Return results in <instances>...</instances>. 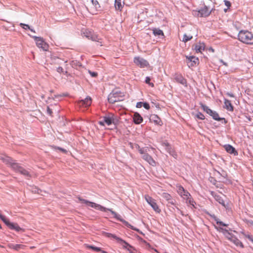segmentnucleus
I'll use <instances>...</instances> for the list:
<instances>
[{
	"mask_svg": "<svg viewBox=\"0 0 253 253\" xmlns=\"http://www.w3.org/2000/svg\"><path fill=\"white\" fill-rule=\"evenodd\" d=\"M118 91H115L114 90H112V103L118 101L119 100L116 99V97L118 96Z\"/></svg>",
	"mask_w": 253,
	"mask_h": 253,
	"instance_id": "72a5a7b5",
	"label": "nucleus"
},
{
	"mask_svg": "<svg viewBox=\"0 0 253 253\" xmlns=\"http://www.w3.org/2000/svg\"><path fill=\"white\" fill-rule=\"evenodd\" d=\"M228 9H229V8H228V7H227V8H224V11L225 12H227V11H228Z\"/></svg>",
	"mask_w": 253,
	"mask_h": 253,
	"instance_id": "338daca9",
	"label": "nucleus"
},
{
	"mask_svg": "<svg viewBox=\"0 0 253 253\" xmlns=\"http://www.w3.org/2000/svg\"><path fill=\"white\" fill-rule=\"evenodd\" d=\"M224 108L230 111H233L234 107L232 105L231 101L227 99H224Z\"/></svg>",
	"mask_w": 253,
	"mask_h": 253,
	"instance_id": "a878e982",
	"label": "nucleus"
},
{
	"mask_svg": "<svg viewBox=\"0 0 253 253\" xmlns=\"http://www.w3.org/2000/svg\"><path fill=\"white\" fill-rule=\"evenodd\" d=\"M57 149L60 150V151L63 152H66V150H65V149L62 148L58 147Z\"/></svg>",
	"mask_w": 253,
	"mask_h": 253,
	"instance_id": "680f3d73",
	"label": "nucleus"
},
{
	"mask_svg": "<svg viewBox=\"0 0 253 253\" xmlns=\"http://www.w3.org/2000/svg\"><path fill=\"white\" fill-rule=\"evenodd\" d=\"M86 248L89 249H92L96 252H99L101 251V249L98 247H94L91 245H86Z\"/></svg>",
	"mask_w": 253,
	"mask_h": 253,
	"instance_id": "c9c22d12",
	"label": "nucleus"
},
{
	"mask_svg": "<svg viewBox=\"0 0 253 253\" xmlns=\"http://www.w3.org/2000/svg\"><path fill=\"white\" fill-rule=\"evenodd\" d=\"M57 71L60 73H63L64 71L63 69L61 67H59L57 69Z\"/></svg>",
	"mask_w": 253,
	"mask_h": 253,
	"instance_id": "5fc2aeb1",
	"label": "nucleus"
},
{
	"mask_svg": "<svg viewBox=\"0 0 253 253\" xmlns=\"http://www.w3.org/2000/svg\"><path fill=\"white\" fill-rule=\"evenodd\" d=\"M136 148L137 149L138 152L140 154H142V155H145V154H147V152L149 151V148L148 147H140L139 145L136 144Z\"/></svg>",
	"mask_w": 253,
	"mask_h": 253,
	"instance_id": "c756f323",
	"label": "nucleus"
},
{
	"mask_svg": "<svg viewBox=\"0 0 253 253\" xmlns=\"http://www.w3.org/2000/svg\"><path fill=\"white\" fill-rule=\"evenodd\" d=\"M143 107L147 110H149L150 109V105L149 103L146 102H143Z\"/></svg>",
	"mask_w": 253,
	"mask_h": 253,
	"instance_id": "09e8293b",
	"label": "nucleus"
},
{
	"mask_svg": "<svg viewBox=\"0 0 253 253\" xmlns=\"http://www.w3.org/2000/svg\"><path fill=\"white\" fill-rule=\"evenodd\" d=\"M0 160L6 164H9L11 167V164L14 163L12 160L9 157L5 155H0Z\"/></svg>",
	"mask_w": 253,
	"mask_h": 253,
	"instance_id": "393cba45",
	"label": "nucleus"
},
{
	"mask_svg": "<svg viewBox=\"0 0 253 253\" xmlns=\"http://www.w3.org/2000/svg\"><path fill=\"white\" fill-rule=\"evenodd\" d=\"M36 45L39 48H42L44 51H47L49 48L48 44L44 41L43 38L37 36H33Z\"/></svg>",
	"mask_w": 253,
	"mask_h": 253,
	"instance_id": "0eeeda50",
	"label": "nucleus"
},
{
	"mask_svg": "<svg viewBox=\"0 0 253 253\" xmlns=\"http://www.w3.org/2000/svg\"><path fill=\"white\" fill-rule=\"evenodd\" d=\"M8 247L11 249H13L15 251H18L20 249H24L25 246L21 244H9L8 245Z\"/></svg>",
	"mask_w": 253,
	"mask_h": 253,
	"instance_id": "7c9ffc66",
	"label": "nucleus"
},
{
	"mask_svg": "<svg viewBox=\"0 0 253 253\" xmlns=\"http://www.w3.org/2000/svg\"><path fill=\"white\" fill-rule=\"evenodd\" d=\"M201 107L207 114L209 113V111L211 110V109L208 106L203 103H201Z\"/></svg>",
	"mask_w": 253,
	"mask_h": 253,
	"instance_id": "ea45409f",
	"label": "nucleus"
},
{
	"mask_svg": "<svg viewBox=\"0 0 253 253\" xmlns=\"http://www.w3.org/2000/svg\"><path fill=\"white\" fill-rule=\"evenodd\" d=\"M1 219L3 222L11 229L15 230L16 231H23L24 230L21 228L17 223H13L10 222L8 219L5 216H1Z\"/></svg>",
	"mask_w": 253,
	"mask_h": 253,
	"instance_id": "6e6552de",
	"label": "nucleus"
},
{
	"mask_svg": "<svg viewBox=\"0 0 253 253\" xmlns=\"http://www.w3.org/2000/svg\"><path fill=\"white\" fill-rule=\"evenodd\" d=\"M196 117L201 120H204L205 119V117L204 114L200 112H198V113L196 115Z\"/></svg>",
	"mask_w": 253,
	"mask_h": 253,
	"instance_id": "37998d69",
	"label": "nucleus"
},
{
	"mask_svg": "<svg viewBox=\"0 0 253 253\" xmlns=\"http://www.w3.org/2000/svg\"><path fill=\"white\" fill-rule=\"evenodd\" d=\"M162 197L167 201L170 200L172 197L171 195L168 193H163Z\"/></svg>",
	"mask_w": 253,
	"mask_h": 253,
	"instance_id": "a19ab883",
	"label": "nucleus"
},
{
	"mask_svg": "<svg viewBox=\"0 0 253 253\" xmlns=\"http://www.w3.org/2000/svg\"><path fill=\"white\" fill-rule=\"evenodd\" d=\"M47 113L48 114H49L50 116H52V109L49 108V107H47Z\"/></svg>",
	"mask_w": 253,
	"mask_h": 253,
	"instance_id": "3c124183",
	"label": "nucleus"
},
{
	"mask_svg": "<svg viewBox=\"0 0 253 253\" xmlns=\"http://www.w3.org/2000/svg\"><path fill=\"white\" fill-rule=\"evenodd\" d=\"M169 204H170L171 205H174L175 204V200H173L172 197L171 198V199L169 200L168 201Z\"/></svg>",
	"mask_w": 253,
	"mask_h": 253,
	"instance_id": "864d4df0",
	"label": "nucleus"
},
{
	"mask_svg": "<svg viewBox=\"0 0 253 253\" xmlns=\"http://www.w3.org/2000/svg\"><path fill=\"white\" fill-rule=\"evenodd\" d=\"M99 124L102 126L107 125L109 126L111 125V118L109 117H104L102 121H99Z\"/></svg>",
	"mask_w": 253,
	"mask_h": 253,
	"instance_id": "c85d7f7f",
	"label": "nucleus"
},
{
	"mask_svg": "<svg viewBox=\"0 0 253 253\" xmlns=\"http://www.w3.org/2000/svg\"><path fill=\"white\" fill-rule=\"evenodd\" d=\"M151 78L150 77H146L145 78V82L146 84H149L151 87H154V84L153 83L150 82Z\"/></svg>",
	"mask_w": 253,
	"mask_h": 253,
	"instance_id": "79ce46f5",
	"label": "nucleus"
},
{
	"mask_svg": "<svg viewBox=\"0 0 253 253\" xmlns=\"http://www.w3.org/2000/svg\"><path fill=\"white\" fill-rule=\"evenodd\" d=\"M212 179H213V180H212V181H211V182H212V183L214 184L215 182H216V180L215 179L213 178H212Z\"/></svg>",
	"mask_w": 253,
	"mask_h": 253,
	"instance_id": "0e129e2a",
	"label": "nucleus"
},
{
	"mask_svg": "<svg viewBox=\"0 0 253 253\" xmlns=\"http://www.w3.org/2000/svg\"><path fill=\"white\" fill-rule=\"evenodd\" d=\"M133 62L138 66L140 68L147 67L149 65V62L145 59L139 56L135 57Z\"/></svg>",
	"mask_w": 253,
	"mask_h": 253,
	"instance_id": "9b49d317",
	"label": "nucleus"
},
{
	"mask_svg": "<svg viewBox=\"0 0 253 253\" xmlns=\"http://www.w3.org/2000/svg\"><path fill=\"white\" fill-rule=\"evenodd\" d=\"M208 114L211 116L212 118L215 121H221L222 123L224 124L227 123V121L226 120V119L224 118L220 117L218 113L215 111H213L211 109L209 111Z\"/></svg>",
	"mask_w": 253,
	"mask_h": 253,
	"instance_id": "f8f14e48",
	"label": "nucleus"
},
{
	"mask_svg": "<svg viewBox=\"0 0 253 253\" xmlns=\"http://www.w3.org/2000/svg\"><path fill=\"white\" fill-rule=\"evenodd\" d=\"M142 159L148 163L150 165L152 166H155L156 165V163L155 161L153 159V158L148 154H145L142 156Z\"/></svg>",
	"mask_w": 253,
	"mask_h": 253,
	"instance_id": "412c9836",
	"label": "nucleus"
},
{
	"mask_svg": "<svg viewBox=\"0 0 253 253\" xmlns=\"http://www.w3.org/2000/svg\"><path fill=\"white\" fill-rule=\"evenodd\" d=\"M152 31L153 34L155 36H158L159 37L164 36L163 31L159 28H154L152 29Z\"/></svg>",
	"mask_w": 253,
	"mask_h": 253,
	"instance_id": "2f4dec72",
	"label": "nucleus"
},
{
	"mask_svg": "<svg viewBox=\"0 0 253 253\" xmlns=\"http://www.w3.org/2000/svg\"><path fill=\"white\" fill-rule=\"evenodd\" d=\"M89 73H90V75L93 77H95L97 75V74L96 72H91L89 71Z\"/></svg>",
	"mask_w": 253,
	"mask_h": 253,
	"instance_id": "6e6d98bb",
	"label": "nucleus"
},
{
	"mask_svg": "<svg viewBox=\"0 0 253 253\" xmlns=\"http://www.w3.org/2000/svg\"><path fill=\"white\" fill-rule=\"evenodd\" d=\"M192 38V36H187L186 34H184L183 36L182 42H186L188 41L191 40Z\"/></svg>",
	"mask_w": 253,
	"mask_h": 253,
	"instance_id": "e433bc0d",
	"label": "nucleus"
},
{
	"mask_svg": "<svg viewBox=\"0 0 253 253\" xmlns=\"http://www.w3.org/2000/svg\"><path fill=\"white\" fill-rule=\"evenodd\" d=\"M224 148L226 151L230 154H233L234 156L238 155V152L236 150L235 148L230 144H225L223 146Z\"/></svg>",
	"mask_w": 253,
	"mask_h": 253,
	"instance_id": "6ab92c4d",
	"label": "nucleus"
},
{
	"mask_svg": "<svg viewBox=\"0 0 253 253\" xmlns=\"http://www.w3.org/2000/svg\"><path fill=\"white\" fill-rule=\"evenodd\" d=\"M88 10L93 15L97 14L100 10V6L97 0H91V4L89 6Z\"/></svg>",
	"mask_w": 253,
	"mask_h": 253,
	"instance_id": "1a4fd4ad",
	"label": "nucleus"
},
{
	"mask_svg": "<svg viewBox=\"0 0 253 253\" xmlns=\"http://www.w3.org/2000/svg\"><path fill=\"white\" fill-rule=\"evenodd\" d=\"M209 51H211V52H214V49H213V48H212L211 47H210V48H209Z\"/></svg>",
	"mask_w": 253,
	"mask_h": 253,
	"instance_id": "e2e57ef3",
	"label": "nucleus"
},
{
	"mask_svg": "<svg viewBox=\"0 0 253 253\" xmlns=\"http://www.w3.org/2000/svg\"><path fill=\"white\" fill-rule=\"evenodd\" d=\"M112 215H113V217L115 218L117 221H119L122 222L128 228H129L133 230L136 231L138 232L139 233H140L141 234H142V232L139 230V229L134 227V226H132L131 224H130L127 221L124 220L122 216L117 213V212L112 211Z\"/></svg>",
	"mask_w": 253,
	"mask_h": 253,
	"instance_id": "39448f33",
	"label": "nucleus"
},
{
	"mask_svg": "<svg viewBox=\"0 0 253 253\" xmlns=\"http://www.w3.org/2000/svg\"><path fill=\"white\" fill-rule=\"evenodd\" d=\"M163 145L165 146L167 151L170 155L175 158L176 156V154H175V152L174 151V150L172 149L170 145L168 142H166L163 143Z\"/></svg>",
	"mask_w": 253,
	"mask_h": 253,
	"instance_id": "4be33fe9",
	"label": "nucleus"
},
{
	"mask_svg": "<svg viewBox=\"0 0 253 253\" xmlns=\"http://www.w3.org/2000/svg\"><path fill=\"white\" fill-rule=\"evenodd\" d=\"M91 102L92 99L91 97L87 96L84 100L79 101L78 103L80 106L87 107L91 105Z\"/></svg>",
	"mask_w": 253,
	"mask_h": 253,
	"instance_id": "a211bd4d",
	"label": "nucleus"
},
{
	"mask_svg": "<svg viewBox=\"0 0 253 253\" xmlns=\"http://www.w3.org/2000/svg\"><path fill=\"white\" fill-rule=\"evenodd\" d=\"M112 238L115 239L118 244L122 246L123 248L127 250L129 253H136V250L135 248L128 243L126 242L125 240L112 234Z\"/></svg>",
	"mask_w": 253,
	"mask_h": 253,
	"instance_id": "7ed1b4c3",
	"label": "nucleus"
},
{
	"mask_svg": "<svg viewBox=\"0 0 253 253\" xmlns=\"http://www.w3.org/2000/svg\"><path fill=\"white\" fill-rule=\"evenodd\" d=\"M143 102H138L136 103V108H141L143 106Z\"/></svg>",
	"mask_w": 253,
	"mask_h": 253,
	"instance_id": "603ef678",
	"label": "nucleus"
},
{
	"mask_svg": "<svg viewBox=\"0 0 253 253\" xmlns=\"http://www.w3.org/2000/svg\"><path fill=\"white\" fill-rule=\"evenodd\" d=\"M241 233L243 234L246 238H248L250 241L253 238V236L249 234H246L243 231H241Z\"/></svg>",
	"mask_w": 253,
	"mask_h": 253,
	"instance_id": "c03bdc74",
	"label": "nucleus"
},
{
	"mask_svg": "<svg viewBox=\"0 0 253 253\" xmlns=\"http://www.w3.org/2000/svg\"><path fill=\"white\" fill-rule=\"evenodd\" d=\"M154 105H155L156 107H157V108H159V104L158 103H155Z\"/></svg>",
	"mask_w": 253,
	"mask_h": 253,
	"instance_id": "69168bd1",
	"label": "nucleus"
},
{
	"mask_svg": "<svg viewBox=\"0 0 253 253\" xmlns=\"http://www.w3.org/2000/svg\"><path fill=\"white\" fill-rule=\"evenodd\" d=\"M1 216H3V215H2V214H1L0 213V219H1Z\"/></svg>",
	"mask_w": 253,
	"mask_h": 253,
	"instance_id": "774afa93",
	"label": "nucleus"
},
{
	"mask_svg": "<svg viewBox=\"0 0 253 253\" xmlns=\"http://www.w3.org/2000/svg\"><path fill=\"white\" fill-rule=\"evenodd\" d=\"M149 120L150 122L154 123L156 125L160 126L163 125V122L161 119L157 115H151L150 117Z\"/></svg>",
	"mask_w": 253,
	"mask_h": 253,
	"instance_id": "f3484780",
	"label": "nucleus"
},
{
	"mask_svg": "<svg viewBox=\"0 0 253 253\" xmlns=\"http://www.w3.org/2000/svg\"><path fill=\"white\" fill-rule=\"evenodd\" d=\"M78 200L81 203L84 204L87 207H90L98 210H102L103 209V207L95 203L89 202L86 200L82 199L80 197L78 198Z\"/></svg>",
	"mask_w": 253,
	"mask_h": 253,
	"instance_id": "9d476101",
	"label": "nucleus"
},
{
	"mask_svg": "<svg viewBox=\"0 0 253 253\" xmlns=\"http://www.w3.org/2000/svg\"><path fill=\"white\" fill-rule=\"evenodd\" d=\"M133 122L135 125H139L142 123L143 119L138 112H135L132 116Z\"/></svg>",
	"mask_w": 253,
	"mask_h": 253,
	"instance_id": "aec40b11",
	"label": "nucleus"
},
{
	"mask_svg": "<svg viewBox=\"0 0 253 253\" xmlns=\"http://www.w3.org/2000/svg\"><path fill=\"white\" fill-rule=\"evenodd\" d=\"M220 62L223 64V65H224L226 66H227V63L225 62L223 60L220 59Z\"/></svg>",
	"mask_w": 253,
	"mask_h": 253,
	"instance_id": "052dcab7",
	"label": "nucleus"
},
{
	"mask_svg": "<svg viewBox=\"0 0 253 253\" xmlns=\"http://www.w3.org/2000/svg\"><path fill=\"white\" fill-rule=\"evenodd\" d=\"M186 57L188 60L187 64L189 67L194 66L199 62L198 58L196 57L195 56H186Z\"/></svg>",
	"mask_w": 253,
	"mask_h": 253,
	"instance_id": "dca6fc26",
	"label": "nucleus"
},
{
	"mask_svg": "<svg viewBox=\"0 0 253 253\" xmlns=\"http://www.w3.org/2000/svg\"><path fill=\"white\" fill-rule=\"evenodd\" d=\"M84 36L87 38L89 40H91L93 41H97L98 40V36L94 33L93 32L86 30L84 33Z\"/></svg>",
	"mask_w": 253,
	"mask_h": 253,
	"instance_id": "2eb2a0df",
	"label": "nucleus"
},
{
	"mask_svg": "<svg viewBox=\"0 0 253 253\" xmlns=\"http://www.w3.org/2000/svg\"><path fill=\"white\" fill-rule=\"evenodd\" d=\"M145 199L147 202L151 206L155 211L160 212L161 210L159 209L154 199L149 196H145Z\"/></svg>",
	"mask_w": 253,
	"mask_h": 253,
	"instance_id": "ddd939ff",
	"label": "nucleus"
},
{
	"mask_svg": "<svg viewBox=\"0 0 253 253\" xmlns=\"http://www.w3.org/2000/svg\"><path fill=\"white\" fill-rule=\"evenodd\" d=\"M186 190L182 187V186H179L178 187L177 192L178 194L180 196V195L182 194Z\"/></svg>",
	"mask_w": 253,
	"mask_h": 253,
	"instance_id": "49530a36",
	"label": "nucleus"
},
{
	"mask_svg": "<svg viewBox=\"0 0 253 253\" xmlns=\"http://www.w3.org/2000/svg\"><path fill=\"white\" fill-rule=\"evenodd\" d=\"M174 79L176 82L182 84L185 87L187 86V83L186 80L180 73H175L174 76Z\"/></svg>",
	"mask_w": 253,
	"mask_h": 253,
	"instance_id": "4468645a",
	"label": "nucleus"
},
{
	"mask_svg": "<svg viewBox=\"0 0 253 253\" xmlns=\"http://www.w3.org/2000/svg\"><path fill=\"white\" fill-rule=\"evenodd\" d=\"M210 216L216 222V224L221 226L227 227L228 226V224H226L220 220L214 214H210Z\"/></svg>",
	"mask_w": 253,
	"mask_h": 253,
	"instance_id": "bb28decb",
	"label": "nucleus"
},
{
	"mask_svg": "<svg viewBox=\"0 0 253 253\" xmlns=\"http://www.w3.org/2000/svg\"><path fill=\"white\" fill-rule=\"evenodd\" d=\"M224 4L228 7V8H229L230 7L231 5V2L227 0H224Z\"/></svg>",
	"mask_w": 253,
	"mask_h": 253,
	"instance_id": "8fccbe9b",
	"label": "nucleus"
},
{
	"mask_svg": "<svg viewBox=\"0 0 253 253\" xmlns=\"http://www.w3.org/2000/svg\"><path fill=\"white\" fill-rule=\"evenodd\" d=\"M211 13V11H209L208 6L205 5L201 9H194L192 11V14L195 17H206Z\"/></svg>",
	"mask_w": 253,
	"mask_h": 253,
	"instance_id": "20e7f679",
	"label": "nucleus"
},
{
	"mask_svg": "<svg viewBox=\"0 0 253 253\" xmlns=\"http://www.w3.org/2000/svg\"><path fill=\"white\" fill-rule=\"evenodd\" d=\"M20 25L21 27H22L23 28H24L25 29H30L31 31H32L33 32H35L34 30H33L32 29H30V26L28 25L25 24L23 23H20Z\"/></svg>",
	"mask_w": 253,
	"mask_h": 253,
	"instance_id": "de8ad7c7",
	"label": "nucleus"
},
{
	"mask_svg": "<svg viewBox=\"0 0 253 253\" xmlns=\"http://www.w3.org/2000/svg\"><path fill=\"white\" fill-rule=\"evenodd\" d=\"M214 228L219 232H221L223 235L231 243L234 244L236 247L244 248V246L242 242L240 241L238 238L232 233L229 232L228 230L225 228H223L221 227H217L214 226Z\"/></svg>",
	"mask_w": 253,
	"mask_h": 253,
	"instance_id": "f257e3e1",
	"label": "nucleus"
},
{
	"mask_svg": "<svg viewBox=\"0 0 253 253\" xmlns=\"http://www.w3.org/2000/svg\"><path fill=\"white\" fill-rule=\"evenodd\" d=\"M205 44L204 42H199L195 45L194 49L197 53L202 52V51L205 50Z\"/></svg>",
	"mask_w": 253,
	"mask_h": 253,
	"instance_id": "b1692460",
	"label": "nucleus"
},
{
	"mask_svg": "<svg viewBox=\"0 0 253 253\" xmlns=\"http://www.w3.org/2000/svg\"><path fill=\"white\" fill-rule=\"evenodd\" d=\"M217 173L221 176L223 177L224 178H227V172L224 171V170H222L221 172H220L219 171L216 170Z\"/></svg>",
	"mask_w": 253,
	"mask_h": 253,
	"instance_id": "4c0bfd02",
	"label": "nucleus"
},
{
	"mask_svg": "<svg viewBox=\"0 0 253 253\" xmlns=\"http://www.w3.org/2000/svg\"><path fill=\"white\" fill-rule=\"evenodd\" d=\"M227 95L230 97H234V94L231 93V92H227Z\"/></svg>",
	"mask_w": 253,
	"mask_h": 253,
	"instance_id": "13d9d810",
	"label": "nucleus"
},
{
	"mask_svg": "<svg viewBox=\"0 0 253 253\" xmlns=\"http://www.w3.org/2000/svg\"><path fill=\"white\" fill-rule=\"evenodd\" d=\"M118 120L114 118V115L112 113V130L117 129V125Z\"/></svg>",
	"mask_w": 253,
	"mask_h": 253,
	"instance_id": "473e14b6",
	"label": "nucleus"
},
{
	"mask_svg": "<svg viewBox=\"0 0 253 253\" xmlns=\"http://www.w3.org/2000/svg\"><path fill=\"white\" fill-rule=\"evenodd\" d=\"M124 2H122V0H115L114 7L116 10L121 11L124 6Z\"/></svg>",
	"mask_w": 253,
	"mask_h": 253,
	"instance_id": "cd10ccee",
	"label": "nucleus"
},
{
	"mask_svg": "<svg viewBox=\"0 0 253 253\" xmlns=\"http://www.w3.org/2000/svg\"><path fill=\"white\" fill-rule=\"evenodd\" d=\"M11 168L16 172H19L20 174L24 175L28 178H29L32 176L30 172L28 170L25 169L17 163H12L11 164Z\"/></svg>",
	"mask_w": 253,
	"mask_h": 253,
	"instance_id": "423d86ee",
	"label": "nucleus"
},
{
	"mask_svg": "<svg viewBox=\"0 0 253 253\" xmlns=\"http://www.w3.org/2000/svg\"><path fill=\"white\" fill-rule=\"evenodd\" d=\"M245 117L249 121H251L252 118L250 116L246 115Z\"/></svg>",
	"mask_w": 253,
	"mask_h": 253,
	"instance_id": "bf43d9fd",
	"label": "nucleus"
},
{
	"mask_svg": "<svg viewBox=\"0 0 253 253\" xmlns=\"http://www.w3.org/2000/svg\"><path fill=\"white\" fill-rule=\"evenodd\" d=\"M177 210L178 211V212L181 214L182 216H184V214L183 213V211H181L179 208H177Z\"/></svg>",
	"mask_w": 253,
	"mask_h": 253,
	"instance_id": "4d7b16f0",
	"label": "nucleus"
},
{
	"mask_svg": "<svg viewBox=\"0 0 253 253\" xmlns=\"http://www.w3.org/2000/svg\"><path fill=\"white\" fill-rule=\"evenodd\" d=\"M186 200V202L187 204H189L190 205H191L194 207V204H195V202H194L193 199L192 198L191 196L190 197V198H188Z\"/></svg>",
	"mask_w": 253,
	"mask_h": 253,
	"instance_id": "58836bf2",
	"label": "nucleus"
},
{
	"mask_svg": "<svg viewBox=\"0 0 253 253\" xmlns=\"http://www.w3.org/2000/svg\"><path fill=\"white\" fill-rule=\"evenodd\" d=\"M211 195L214 198L215 200L218 202L221 205L225 206V202L222 198L219 195L215 193L212 191L211 192Z\"/></svg>",
	"mask_w": 253,
	"mask_h": 253,
	"instance_id": "5701e85b",
	"label": "nucleus"
},
{
	"mask_svg": "<svg viewBox=\"0 0 253 253\" xmlns=\"http://www.w3.org/2000/svg\"><path fill=\"white\" fill-rule=\"evenodd\" d=\"M233 25L237 30H239L241 28V23L238 21L234 22Z\"/></svg>",
	"mask_w": 253,
	"mask_h": 253,
	"instance_id": "a18cd8bd",
	"label": "nucleus"
},
{
	"mask_svg": "<svg viewBox=\"0 0 253 253\" xmlns=\"http://www.w3.org/2000/svg\"><path fill=\"white\" fill-rule=\"evenodd\" d=\"M238 39L244 43L253 45V34L248 30H240Z\"/></svg>",
	"mask_w": 253,
	"mask_h": 253,
	"instance_id": "f03ea898",
	"label": "nucleus"
},
{
	"mask_svg": "<svg viewBox=\"0 0 253 253\" xmlns=\"http://www.w3.org/2000/svg\"><path fill=\"white\" fill-rule=\"evenodd\" d=\"M191 196V195H190V193H189L187 190L184 191V193L180 195V196L184 200H186L190 198Z\"/></svg>",
	"mask_w": 253,
	"mask_h": 253,
	"instance_id": "f704fd0d",
	"label": "nucleus"
}]
</instances>
